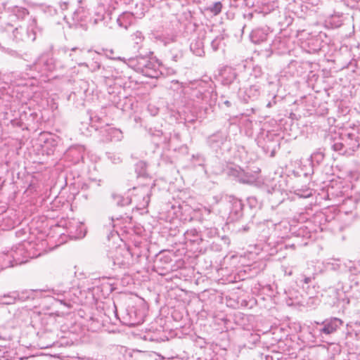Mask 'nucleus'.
I'll return each instance as SVG.
<instances>
[{"mask_svg": "<svg viewBox=\"0 0 360 360\" xmlns=\"http://www.w3.org/2000/svg\"><path fill=\"white\" fill-rule=\"evenodd\" d=\"M338 322L340 325L342 323L340 319H335L333 321H331L330 323L325 325L322 329V332L328 335L335 332L338 328Z\"/></svg>", "mask_w": 360, "mask_h": 360, "instance_id": "nucleus-1", "label": "nucleus"}, {"mask_svg": "<svg viewBox=\"0 0 360 360\" xmlns=\"http://www.w3.org/2000/svg\"><path fill=\"white\" fill-rule=\"evenodd\" d=\"M222 8V4L220 2H216L212 6L208 7L207 11H210L214 15H218Z\"/></svg>", "mask_w": 360, "mask_h": 360, "instance_id": "nucleus-2", "label": "nucleus"}]
</instances>
